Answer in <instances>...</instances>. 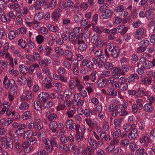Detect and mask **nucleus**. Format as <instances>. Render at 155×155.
<instances>
[{
	"label": "nucleus",
	"instance_id": "obj_19",
	"mask_svg": "<svg viewBox=\"0 0 155 155\" xmlns=\"http://www.w3.org/2000/svg\"><path fill=\"white\" fill-rule=\"evenodd\" d=\"M108 84H112L114 87L116 88H119V84L117 81L114 80V77L112 76L109 77L107 81Z\"/></svg>",
	"mask_w": 155,
	"mask_h": 155
},
{
	"label": "nucleus",
	"instance_id": "obj_36",
	"mask_svg": "<svg viewBox=\"0 0 155 155\" xmlns=\"http://www.w3.org/2000/svg\"><path fill=\"white\" fill-rule=\"evenodd\" d=\"M0 64L3 70H6L8 68L9 65L8 64V62H6L4 60H1L0 61Z\"/></svg>",
	"mask_w": 155,
	"mask_h": 155
},
{
	"label": "nucleus",
	"instance_id": "obj_48",
	"mask_svg": "<svg viewBox=\"0 0 155 155\" xmlns=\"http://www.w3.org/2000/svg\"><path fill=\"white\" fill-rule=\"evenodd\" d=\"M48 28L50 31L53 32H57L59 30V28L57 26L51 24L48 25Z\"/></svg>",
	"mask_w": 155,
	"mask_h": 155
},
{
	"label": "nucleus",
	"instance_id": "obj_17",
	"mask_svg": "<svg viewBox=\"0 0 155 155\" xmlns=\"http://www.w3.org/2000/svg\"><path fill=\"white\" fill-rule=\"evenodd\" d=\"M86 124L88 127H94L97 125V122L95 120H91L89 118H86L84 120Z\"/></svg>",
	"mask_w": 155,
	"mask_h": 155
},
{
	"label": "nucleus",
	"instance_id": "obj_62",
	"mask_svg": "<svg viewBox=\"0 0 155 155\" xmlns=\"http://www.w3.org/2000/svg\"><path fill=\"white\" fill-rule=\"evenodd\" d=\"M100 75L102 77H108L110 76V73L109 71L104 70L102 71Z\"/></svg>",
	"mask_w": 155,
	"mask_h": 155
},
{
	"label": "nucleus",
	"instance_id": "obj_4",
	"mask_svg": "<svg viewBox=\"0 0 155 155\" xmlns=\"http://www.w3.org/2000/svg\"><path fill=\"white\" fill-rule=\"evenodd\" d=\"M120 105H115L113 104H110L108 108L109 111L111 112V115L113 117H115L117 115L118 112L120 111L119 108Z\"/></svg>",
	"mask_w": 155,
	"mask_h": 155
},
{
	"label": "nucleus",
	"instance_id": "obj_32",
	"mask_svg": "<svg viewBox=\"0 0 155 155\" xmlns=\"http://www.w3.org/2000/svg\"><path fill=\"white\" fill-rule=\"evenodd\" d=\"M47 79V81L45 84V87L48 89H50L52 87V80L51 79L48 78L47 79V77L45 78L44 80L43 81V82L45 83L46 80Z\"/></svg>",
	"mask_w": 155,
	"mask_h": 155
},
{
	"label": "nucleus",
	"instance_id": "obj_57",
	"mask_svg": "<svg viewBox=\"0 0 155 155\" xmlns=\"http://www.w3.org/2000/svg\"><path fill=\"white\" fill-rule=\"evenodd\" d=\"M135 124L134 123L132 125L130 124H126L124 125V127L126 131H129L132 129V127H135Z\"/></svg>",
	"mask_w": 155,
	"mask_h": 155
},
{
	"label": "nucleus",
	"instance_id": "obj_55",
	"mask_svg": "<svg viewBox=\"0 0 155 155\" xmlns=\"http://www.w3.org/2000/svg\"><path fill=\"white\" fill-rule=\"evenodd\" d=\"M60 140L61 144H65L68 141V138L65 135H62L61 136Z\"/></svg>",
	"mask_w": 155,
	"mask_h": 155
},
{
	"label": "nucleus",
	"instance_id": "obj_25",
	"mask_svg": "<svg viewBox=\"0 0 155 155\" xmlns=\"http://www.w3.org/2000/svg\"><path fill=\"white\" fill-rule=\"evenodd\" d=\"M111 55L114 58H117L120 54V50L118 48L115 47V48L111 50Z\"/></svg>",
	"mask_w": 155,
	"mask_h": 155
},
{
	"label": "nucleus",
	"instance_id": "obj_18",
	"mask_svg": "<svg viewBox=\"0 0 155 155\" xmlns=\"http://www.w3.org/2000/svg\"><path fill=\"white\" fill-rule=\"evenodd\" d=\"M100 137L102 140H104L106 141L109 142L111 140V137L109 134H107L106 133L103 131L101 133Z\"/></svg>",
	"mask_w": 155,
	"mask_h": 155
},
{
	"label": "nucleus",
	"instance_id": "obj_63",
	"mask_svg": "<svg viewBox=\"0 0 155 155\" xmlns=\"http://www.w3.org/2000/svg\"><path fill=\"white\" fill-rule=\"evenodd\" d=\"M127 78L124 76H122L118 80L119 84L120 85L126 83Z\"/></svg>",
	"mask_w": 155,
	"mask_h": 155
},
{
	"label": "nucleus",
	"instance_id": "obj_6",
	"mask_svg": "<svg viewBox=\"0 0 155 155\" xmlns=\"http://www.w3.org/2000/svg\"><path fill=\"white\" fill-rule=\"evenodd\" d=\"M81 96L79 93L75 94L74 95L72 102L73 104H75L78 106H82L84 104V101L81 100Z\"/></svg>",
	"mask_w": 155,
	"mask_h": 155
},
{
	"label": "nucleus",
	"instance_id": "obj_28",
	"mask_svg": "<svg viewBox=\"0 0 155 155\" xmlns=\"http://www.w3.org/2000/svg\"><path fill=\"white\" fill-rule=\"evenodd\" d=\"M51 63L50 59L45 58L44 59L41 60L39 62V64L42 66L45 67L48 65V64Z\"/></svg>",
	"mask_w": 155,
	"mask_h": 155
},
{
	"label": "nucleus",
	"instance_id": "obj_20",
	"mask_svg": "<svg viewBox=\"0 0 155 155\" xmlns=\"http://www.w3.org/2000/svg\"><path fill=\"white\" fill-rule=\"evenodd\" d=\"M92 61L95 65H97L99 68H103L104 65L102 62L101 61L100 58L98 57L93 58Z\"/></svg>",
	"mask_w": 155,
	"mask_h": 155
},
{
	"label": "nucleus",
	"instance_id": "obj_5",
	"mask_svg": "<svg viewBox=\"0 0 155 155\" xmlns=\"http://www.w3.org/2000/svg\"><path fill=\"white\" fill-rule=\"evenodd\" d=\"M145 29L143 28L138 29L134 32V37L139 40H141L144 37Z\"/></svg>",
	"mask_w": 155,
	"mask_h": 155
},
{
	"label": "nucleus",
	"instance_id": "obj_30",
	"mask_svg": "<svg viewBox=\"0 0 155 155\" xmlns=\"http://www.w3.org/2000/svg\"><path fill=\"white\" fill-rule=\"evenodd\" d=\"M84 133L83 132H77L76 133L75 140L78 142H80L84 140Z\"/></svg>",
	"mask_w": 155,
	"mask_h": 155
},
{
	"label": "nucleus",
	"instance_id": "obj_27",
	"mask_svg": "<svg viewBox=\"0 0 155 155\" xmlns=\"http://www.w3.org/2000/svg\"><path fill=\"white\" fill-rule=\"evenodd\" d=\"M17 79L18 85L20 86H21L22 85H25L26 83V79L22 75L19 76Z\"/></svg>",
	"mask_w": 155,
	"mask_h": 155
},
{
	"label": "nucleus",
	"instance_id": "obj_64",
	"mask_svg": "<svg viewBox=\"0 0 155 155\" xmlns=\"http://www.w3.org/2000/svg\"><path fill=\"white\" fill-rule=\"evenodd\" d=\"M64 94L66 96L65 98L68 99L70 98L72 96V94L71 90H66L64 92Z\"/></svg>",
	"mask_w": 155,
	"mask_h": 155
},
{
	"label": "nucleus",
	"instance_id": "obj_53",
	"mask_svg": "<svg viewBox=\"0 0 155 155\" xmlns=\"http://www.w3.org/2000/svg\"><path fill=\"white\" fill-rule=\"evenodd\" d=\"M142 22L140 20L136 19L134 21L132 25L134 28H137L140 26Z\"/></svg>",
	"mask_w": 155,
	"mask_h": 155
},
{
	"label": "nucleus",
	"instance_id": "obj_29",
	"mask_svg": "<svg viewBox=\"0 0 155 155\" xmlns=\"http://www.w3.org/2000/svg\"><path fill=\"white\" fill-rule=\"evenodd\" d=\"M143 108L146 111L148 112L152 111L154 109V107L151 103H147L145 104Z\"/></svg>",
	"mask_w": 155,
	"mask_h": 155
},
{
	"label": "nucleus",
	"instance_id": "obj_40",
	"mask_svg": "<svg viewBox=\"0 0 155 155\" xmlns=\"http://www.w3.org/2000/svg\"><path fill=\"white\" fill-rule=\"evenodd\" d=\"M76 112V110L73 107H71L68 111L67 112V114L69 118H71L73 117L74 115Z\"/></svg>",
	"mask_w": 155,
	"mask_h": 155
},
{
	"label": "nucleus",
	"instance_id": "obj_45",
	"mask_svg": "<svg viewBox=\"0 0 155 155\" xmlns=\"http://www.w3.org/2000/svg\"><path fill=\"white\" fill-rule=\"evenodd\" d=\"M102 126L105 131H107L109 129L108 120L106 119H104L103 122Z\"/></svg>",
	"mask_w": 155,
	"mask_h": 155
},
{
	"label": "nucleus",
	"instance_id": "obj_61",
	"mask_svg": "<svg viewBox=\"0 0 155 155\" xmlns=\"http://www.w3.org/2000/svg\"><path fill=\"white\" fill-rule=\"evenodd\" d=\"M55 50L56 53L60 56L62 55L64 53L63 50L61 48L56 47L55 48Z\"/></svg>",
	"mask_w": 155,
	"mask_h": 155
},
{
	"label": "nucleus",
	"instance_id": "obj_15",
	"mask_svg": "<svg viewBox=\"0 0 155 155\" xmlns=\"http://www.w3.org/2000/svg\"><path fill=\"white\" fill-rule=\"evenodd\" d=\"M61 11V9L58 8L55 9L53 12L52 17L55 21H57L58 20L59 17L60 15V13Z\"/></svg>",
	"mask_w": 155,
	"mask_h": 155
},
{
	"label": "nucleus",
	"instance_id": "obj_12",
	"mask_svg": "<svg viewBox=\"0 0 155 155\" xmlns=\"http://www.w3.org/2000/svg\"><path fill=\"white\" fill-rule=\"evenodd\" d=\"M74 5L73 2L71 0H69L65 2H63L62 4V7L64 8H66L67 9H70L72 8Z\"/></svg>",
	"mask_w": 155,
	"mask_h": 155
},
{
	"label": "nucleus",
	"instance_id": "obj_50",
	"mask_svg": "<svg viewBox=\"0 0 155 155\" xmlns=\"http://www.w3.org/2000/svg\"><path fill=\"white\" fill-rule=\"evenodd\" d=\"M130 141L127 139H124L121 141L120 145V146L124 147H126L129 144Z\"/></svg>",
	"mask_w": 155,
	"mask_h": 155
},
{
	"label": "nucleus",
	"instance_id": "obj_60",
	"mask_svg": "<svg viewBox=\"0 0 155 155\" xmlns=\"http://www.w3.org/2000/svg\"><path fill=\"white\" fill-rule=\"evenodd\" d=\"M5 58L8 60H9L10 62L9 63V64L13 65V58L11 57L10 54L8 52L5 53Z\"/></svg>",
	"mask_w": 155,
	"mask_h": 155
},
{
	"label": "nucleus",
	"instance_id": "obj_43",
	"mask_svg": "<svg viewBox=\"0 0 155 155\" xmlns=\"http://www.w3.org/2000/svg\"><path fill=\"white\" fill-rule=\"evenodd\" d=\"M32 93L31 91H27L25 96L23 95L22 98L24 101L32 98Z\"/></svg>",
	"mask_w": 155,
	"mask_h": 155
},
{
	"label": "nucleus",
	"instance_id": "obj_2",
	"mask_svg": "<svg viewBox=\"0 0 155 155\" xmlns=\"http://www.w3.org/2000/svg\"><path fill=\"white\" fill-rule=\"evenodd\" d=\"M105 5H103L100 7L99 11L101 13L100 15L102 19H107L111 18L113 16L114 12L110 8L105 9Z\"/></svg>",
	"mask_w": 155,
	"mask_h": 155
},
{
	"label": "nucleus",
	"instance_id": "obj_58",
	"mask_svg": "<svg viewBox=\"0 0 155 155\" xmlns=\"http://www.w3.org/2000/svg\"><path fill=\"white\" fill-rule=\"evenodd\" d=\"M36 40L38 43L41 44L44 41V37L41 35H38L36 38Z\"/></svg>",
	"mask_w": 155,
	"mask_h": 155
},
{
	"label": "nucleus",
	"instance_id": "obj_37",
	"mask_svg": "<svg viewBox=\"0 0 155 155\" xmlns=\"http://www.w3.org/2000/svg\"><path fill=\"white\" fill-rule=\"evenodd\" d=\"M122 121L120 119H115L114 120V128L115 129H120L121 127Z\"/></svg>",
	"mask_w": 155,
	"mask_h": 155
},
{
	"label": "nucleus",
	"instance_id": "obj_9",
	"mask_svg": "<svg viewBox=\"0 0 155 155\" xmlns=\"http://www.w3.org/2000/svg\"><path fill=\"white\" fill-rule=\"evenodd\" d=\"M80 81L78 78H75V80L73 79L70 80L69 81V86L70 89L71 90L75 89Z\"/></svg>",
	"mask_w": 155,
	"mask_h": 155
},
{
	"label": "nucleus",
	"instance_id": "obj_11",
	"mask_svg": "<svg viewBox=\"0 0 155 155\" xmlns=\"http://www.w3.org/2000/svg\"><path fill=\"white\" fill-rule=\"evenodd\" d=\"M28 141L24 142L22 144V147L23 148L24 151L26 153H28L33 149L32 146L29 145Z\"/></svg>",
	"mask_w": 155,
	"mask_h": 155
},
{
	"label": "nucleus",
	"instance_id": "obj_35",
	"mask_svg": "<svg viewBox=\"0 0 155 155\" xmlns=\"http://www.w3.org/2000/svg\"><path fill=\"white\" fill-rule=\"evenodd\" d=\"M20 72L24 75H26L28 73V68L24 65H20L19 66Z\"/></svg>",
	"mask_w": 155,
	"mask_h": 155
},
{
	"label": "nucleus",
	"instance_id": "obj_23",
	"mask_svg": "<svg viewBox=\"0 0 155 155\" xmlns=\"http://www.w3.org/2000/svg\"><path fill=\"white\" fill-rule=\"evenodd\" d=\"M42 124V123L40 119H37L34 122V129L38 130H40Z\"/></svg>",
	"mask_w": 155,
	"mask_h": 155
},
{
	"label": "nucleus",
	"instance_id": "obj_44",
	"mask_svg": "<svg viewBox=\"0 0 155 155\" xmlns=\"http://www.w3.org/2000/svg\"><path fill=\"white\" fill-rule=\"evenodd\" d=\"M31 113L29 111L25 112L22 115V118L24 120L30 119L31 117Z\"/></svg>",
	"mask_w": 155,
	"mask_h": 155
},
{
	"label": "nucleus",
	"instance_id": "obj_7",
	"mask_svg": "<svg viewBox=\"0 0 155 155\" xmlns=\"http://www.w3.org/2000/svg\"><path fill=\"white\" fill-rule=\"evenodd\" d=\"M2 146L9 150H11L13 148V141L12 138L8 137L5 139L4 142L2 143Z\"/></svg>",
	"mask_w": 155,
	"mask_h": 155
},
{
	"label": "nucleus",
	"instance_id": "obj_41",
	"mask_svg": "<svg viewBox=\"0 0 155 155\" xmlns=\"http://www.w3.org/2000/svg\"><path fill=\"white\" fill-rule=\"evenodd\" d=\"M104 66L105 68L107 70H112L114 68V65L110 62H106L104 63Z\"/></svg>",
	"mask_w": 155,
	"mask_h": 155
},
{
	"label": "nucleus",
	"instance_id": "obj_38",
	"mask_svg": "<svg viewBox=\"0 0 155 155\" xmlns=\"http://www.w3.org/2000/svg\"><path fill=\"white\" fill-rule=\"evenodd\" d=\"M119 33L122 34H125L127 31L128 28L124 25H121L118 26Z\"/></svg>",
	"mask_w": 155,
	"mask_h": 155
},
{
	"label": "nucleus",
	"instance_id": "obj_52",
	"mask_svg": "<svg viewBox=\"0 0 155 155\" xmlns=\"http://www.w3.org/2000/svg\"><path fill=\"white\" fill-rule=\"evenodd\" d=\"M40 102H41L39 101H35L34 102V106L35 110H41V105Z\"/></svg>",
	"mask_w": 155,
	"mask_h": 155
},
{
	"label": "nucleus",
	"instance_id": "obj_3",
	"mask_svg": "<svg viewBox=\"0 0 155 155\" xmlns=\"http://www.w3.org/2000/svg\"><path fill=\"white\" fill-rule=\"evenodd\" d=\"M45 147L47 153H50L53 149V147H56L58 146L57 143L54 139L50 140L48 139H46L45 141Z\"/></svg>",
	"mask_w": 155,
	"mask_h": 155
},
{
	"label": "nucleus",
	"instance_id": "obj_31",
	"mask_svg": "<svg viewBox=\"0 0 155 155\" xmlns=\"http://www.w3.org/2000/svg\"><path fill=\"white\" fill-rule=\"evenodd\" d=\"M43 107L46 108H49L52 107L54 104V102L52 100H46L42 103Z\"/></svg>",
	"mask_w": 155,
	"mask_h": 155
},
{
	"label": "nucleus",
	"instance_id": "obj_24",
	"mask_svg": "<svg viewBox=\"0 0 155 155\" xmlns=\"http://www.w3.org/2000/svg\"><path fill=\"white\" fill-rule=\"evenodd\" d=\"M70 104L71 103L69 101L65 100L64 101L59 104L61 107L59 106L57 107L58 110H60L63 109L64 108L68 107L70 105Z\"/></svg>",
	"mask_w": 155,
	"mask_h": 155
},
{
	"label": "nucleus",
	"instance_id": "obj_39",
	"mask_svg": "<svg viewBox=\"0 0 155 155\" xmlns=\"http://www.w3.org/2000/svg\"><path fill=\"white\" fill-rule=\"evenodd\" d=\"M124 9V6L123 5H120L115 7L114 11L117 13L122 12Z\"/></svg>",
	"mask_w": 155,
	"mask_h": 155
},
{
	"label": "nucleus",
	"instance_id": "obj_34",
	"mask_svg": "<svg viewBox=\"0 0 155 155\" xmlns=\"http://www.w3.org/2000/svg\"><path fill=\"white\" fill-rule=\"evenodd\" d=\"M53 85L54 87L56 88L57 91L60 90V88H62L64 85L61 82L57 81H54L53 83Z\"/></svg>",
	"mask_w": 155,
	"mask_h": 155
},
{
	"label": "nucleus",
	"instance_id": "obj_26",
	"mask_svg": "<svg viewBox=\"0 0 155 155\" xmlns=\"http://www.w3.org/2000/svg\"><path fill=\"white\" fill-rule=\"evenodd\" d=\"M64 54L66 57L67 59L70 61H72L73 59V54L72 52L69 50H65L64 51Z\"/></svg>",
	"mask_w": 155,
	"mask_h": 155
},
{
	"label": "nucleus",
	"instance_id": "obj_47",
	"mask_svg": "<svg viewBox=\"0 0 155 155\" xmlns=\"http://www.w3.org/2000/svg\"><path fill=\"white\" fill-rule=\"evenodd\" d=\"M120 111L118 112V114H119L120 116H125L127 115L128 112L127 111L124 109L120 105L119 108Z\"/></svg>",
	"mask_w": 155,
	"mask_h": 155
},
{
	"label": "nucleus",
	"instance_id": "obj_1",
	"mask_svg": "<svg viewBox=\"0 0 155 155\" xmlns=\"http://www.w3.org/2000/svg\"><path fill=\"white\" fill-rule=\"evenodd\" d=\"M3 84L5 89H9L10 93L13 94L16 93L18 87L15 85L16 83L14 80L11 79L8 80V77L5 76L4 78Z\"/></svg>",
	"mask_w": 155,
	"mask_h": 155
},
{
	"label": "nucleus",
	"instance_id": "obj_49",
	"mask_svg": "<svg viewBox=\"0 0 155 155\" xmlns=\"http://www.w3.org/2000/svg\"><path fill=\"white\" fill-rule=\"evenodd\" d=\"M63 65L68 70L71 69V65L70 63L67 60H65L62 61Z\"/></svg>",
	"mask_w": 155,
	"mask_h": 155
},
{
	"label": "nucleus",
	"instance_id": "obj_21",
	"mask_svg": "<svg viewBox=\"0 0 155 155\" xmlns=\"http://www.w3.org/2000/svg\"><path fill=\"white\" fill-rule=\"evenodd\" d=\"M85 89L89 94H91L93 91V83L87 82L84 84Z\"/></svg>",
	"mask_w": 155,
	"mask_h": 155
},
{
	"label": "nucleus",
	"instance_id": "obj_54",
	"mask_svg": "<svg viewBox=\"0 0 155 155\" xmlns=\"http://www.w3.org/2000/svg\"><path fill=\"white\" fill-rule=\"evenodd\" d=\"M44 15V12H40L36 14L35 18L37 20L40 21L41 20L43 17Z\"/></svg>",
	"mask_w": 155,
	"mask_h": 155
},
{
	"label": "nucleus",
	"instance_id": "obj_51",
	"mask_svg": "<svg viewBox=\"0 0 155 155\" xmlns=\"http://www.w3.org/2000/svg\"><path fill=\"white\" fill-rule=\"evenodd\" d=\"M18 45L23 48H24L27 45V43L25 41L21 39L18 41Z\"/></svg>",
	"mask_w": 155,
	"mask_h": 155
},
{
	"label": "nucleus",
	"instance_id": "obj_56",
	"mask_svg": "<svg viewBox=\"0 0 155 155\" xmlns=\"http://www.w3.org/2000/svg\"><path fill=\"white\" fill-rule=\"evenodd\" d=\"M142 83L144 84L148 85L151 83V80L147 78H143L141 81Z\"/></svg>",
	"mask_w": 155,
	"mask_h": 155
},
{
	"label": "nucleus",
	"instance_id": "obj_59",
	"mask_svg": "<svg viewBox=\"0 0 155 155\" xmlns=\"http://www.w3.org/2000/svg\"><path fill=\"white\" fill-rule=\"evenodd\" d=\"M74 21L76 22H79L81 21L82 18L81 15L75 14L74 15Z\"/></svg>",
	"mask_w": 155,
	"mask_h": 155
},
{
	"label": "nucleus",
	"instance_id": "obj_16",
	"mask_svg": "<svg viewBox=\"0 0 155 155\" xmlns=\"http://www.w3.org/2000/svg\"><path fill=\"white\" fill-rule=\"evenodd\" d=\"M154 9H149L145 12V15L146 18L148 20H151L154 17L153 12Z\"/></svg>",
	"mask_w": 155,
	"mask_h": 155
},
{
	"label": "nucleus",
	"instance_id": "obj_33",
	"mask_svg": "<svg viewBox=\"0 0 155 155\" xmlns=\"http://www.w3.org/2000/svg\"><path fill=\"white\" fill-rule=\"evenodd\" d=\"M19 108L21 110H27L29 108V104L27 102H23L19 106Z\"/></svg>",
	"mask_w": 155,
	"mask_h": 155
},
{
	"label": "nucleus",
	"instance_id": "obj_22",
	"mask_svg": "<svg viewBox=\"0 0 155 155\" xmlns=\"http://www.w3.org/2000/svg\"><path fill=\"white\" fill-rule=\"evenodd\" d=\"M107 84V81L104 79H99L97 81V84L99 87L103 88L105 87Z\"/></svg>",
	"mask_w": 155,
	"mask_h": 155
},
{
	"label": "nucleus",
	"instance_id": "obj_14",
	"mask_svg": "<svg viewBox=\"0 0 155 155\" xmlns=\"http://www.w3.org/2000/svg\"><path fill=\"white\" fill-rule=\"evenodd\" d=\"M45 116L46 118L50 121H51L55 119L58 118V117L56 114L54 113L51 112L49 111H48L46 112Z\"/></svg>",
	"mask_w": 155,
	"mask_h": 155
},
{
	"label": "nucleus",
	"instance_id": "obj_10",
	"mask_svg": "<svg viewBox=\"0 0 155 155\" xmlns=\"http://www.w3.org/2000/svg\"><path fill=\"white\" fill-rule=\"evenodd\" d=\"M138 136L137 130L135 128H133L127 135L130 140H135Z\"/></svg>",
	"mask_w": 155,
	"mask_h": 155
},
{
	"label": "nucleus",
	"instance_id": "obj_46",
	"mask_svg": "<svg viewBox=\"0 0 155 155\" xmlns=\"http://www.w3.org/2000/svg\"><path fill=\"white\" fill-rule=\"evenodd\" d=\"M137 103V105L138 107V109L141 110L142 109L143 105V100L141 99H138L136 101Z\"/></svg>",
	"mask_w": 155,
	"mask_h": 155
},
{
	"label": "nucleus",
	"instance_id": "obj_8",
	"mask_svg": "<svg viewBox=\"0 0 155 155\" xmlns=\"http://www.w3.org/2000/svg\"><path fill=\"white\" fill-rule=\"evenodd\" d=\"M49 94L45 92L41 93L38 95V99L42 103L49 99Z\"/></svg>",
	"mask_w": 155,
	"mask_h": 155
},
{
	"label": "nucleus",
	"instance_id": "obj_13",
	"mask_svg": "<svg viewBox=\"0 0 155 155\" xmlns=\"http://www.w3.org/2000/svg\"><path fill=\"white\" fill-rule=\"evenodd\" d=\"M59 126V125L56 121H51L49 124V127L52 132L55 133L57 131Z\"/></svg>",
	"mask_w": 155,
	"mask_h": 155
},
{
	"label": "nucleus",
	"instance_id": "obj_42",
	"mask_svg": "<svg viewBox=\"0 0 155 155\" xmlns=\"http://www.w3.org/2000/svg\"><path fill=\"white\" fill-rule=\"evenodd\" d=\"M89 144L94 149H97V147L96 144V142L95 140L93 138L91 137L88 140Z\"/></svg>",
	"mask_w": 155,
	"mask_h": 155
}]
</instances>
